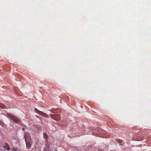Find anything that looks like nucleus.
<instances>
[{
    "mask_svg": "<svg viewBox=\"0 0 151 151\" xmlns=\"http://www.w3.org/2000/svg\"><path fill=\"white\" fill-rule=\"evenodd\" d=\"M7 116L15 123H19L20 121V120L19 119L13 115L7 113Z\"/></svg>",
    "mask_w": 151,
    "mask_h": 151,
    "instance_id": "1",
    "label": "nucleus"
},
{
    "mask_svg": "<svg viewBox=\"0 0 151 151\" xmlns=\"http://www.w3.org/2000/svg\"><path fill=\"white\" fill-rule=\"evenodd\" d=\"M24 137L25 138V142L30 141L31 139L29 134L28 133H25Z\"/></svg>",
    "mask_w": 151,
    "mask_h": 151,
    "instance_id": "2",
    "label": "nucleus"
},
{
    "mask_svg": "<svg viewBox=\"0 0 151 151\" xmlns=\"http://www.w3.org/2000/svg\"><path fill=\"white\" fill-rule=\"evenodd\" d=\"M26 147L27 149H29L31 148V142L30 141L25 142Z\"/></svg>",
    "mask_w": 151,
    "mask_h": 151,
    "instance_id": "3",
    "label": "nucleus"
},
{
    "mask_svg": "<svg viewBox=\"0 0 151 151\" xmlns=\"http://www.w3.org/2000/svg\"><path fill=\"white\" fill-rule=\"evenodd\" d=\"M4 148H5V149L8 151L9 150H10V148L9 146V145L7 144H5L4 147Z\"/></svg>",
    "mask_w": 151,
    "mask_h": 151,
    "instance_id": "4",
    "label": "nucleus"
},
{
    "mask_svg": "<svg viewBox=\"0 0 151 151\" xmlns=\"http://www.w3.org/2000/svg\"><path fill=\"white\" fill-rule=\"evenodd\" d=\"M44 138L46 140L47 139L48 137L47 134L45 133H44L43 134Z\"/></svg>",
    "mask_w": 151,
    "mask_h": 151,
    "instance_id": "5",
    "label": "nucleus"
},
{
    "mask_svg": "<svg viewBox=\"0 0 151 151\" xmlns=\"http://www.w3.org/2000/svg\"><path fill=\"white\" fill-rule=\"evenodd\" d=\"M6 106L4 104L1 103H0V108H4Z\"/></svg>",
    "mask_w": 151,
    "mask_h": 151,
    "instance_id": "6",
    "label": "nucleus"
},
{
    "mask_svg": "<svg viewBox=\"0 0 151 151\" xmlns=\"http://www.w3.org/2000/svg\"><path fill=\"white\" fill-rule=\"evenodd\" d=\"M43 151H49V147L48 146L46 147L43 150Z\"/></svg>",
    "mask_w": 151,
    "mask_h": 151,
    "instance_id": "7",
    "label": "nucleus"
},
{
    "mask_svg": "<svg viewBox=\"0 0 151 151\" xmlns=\"http://www.w3.org/2000/svg\"><path fill=\"white\" fill-rule=\"evenodd\" d=\"M12 151H20L17 148H13L12 149Z\"/></svg>",
    "mask_w": 151,
    "mask_h": 151,
    "instance_id": "8",
    "label": "nucleus"
},
{
    "mask_svg": "<svg viewBox=\"0 0 151 151\" xmlns=\"http://www.w3.org/2000/svg\"><path fill=\"white\" fill-rule=\"evenodd\" d=\"M1 148H3V147H1L0 148V151H4V150H2V149Z\"/></svg>",
    "mask_w": 151,
    "mask_h": 151,
    "instance_id": "9",
    "label": "nucleus"
},
{
    "mask_svg": "<svg viewBox=\"0 0 151 151\" xmlns=\"http://www.w3.org/2000/svg\"><path fill=\"white\" fill-rule=\"evenodd\" d=\"M58 117V118H59V117H60V115H58L57 116Z\"/></svg>",
    "mask_w": 151,
    "mask_h": 151,
    "instance_id": "10",
    "label": "nucleus"
},
{
    "mask_svg": "<svg viewBox=\"0 0 151 151\" xmlns=\"http://www.w3.org/2000/svg\"><path fill=\"white\" fill-rule=\"evenodd\" d=\"M98 151H103L102 150L99 149Z\"/></svg>",
    "mask_w": 151,
    "mask_h": 151,
    "instance_id": "11",
    "label": "nucleus"
},
{
    "mask_svg": "<svg viewBox=\"0 0 151 151\" xmlns=\"http://www.w3.org/2000/svg\"><path fill=\"white\" fill-rule=\"evenodd\" d=\"M37 111H39V110H37Z\"/></svg>",
    "mask_w": 151,
    "mask_h": 151,
    "instance_id": "12",
    "label": "nucleus"
}]
</instances>
